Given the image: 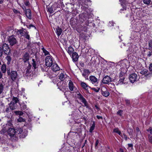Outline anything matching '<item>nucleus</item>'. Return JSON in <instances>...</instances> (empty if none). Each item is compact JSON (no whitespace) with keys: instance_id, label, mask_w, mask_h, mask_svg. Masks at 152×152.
I'll use <instances>...</instances> for the list:
<instances>
[{"instance_id":"nucleus-47","label":"nucleus","mask_w":152,"mask_h":152,"mask_svg":"<svg viewBox=\"0 0 152 152\" xmlns=\"http://www.w3.org/2000/svg\"><path fill=\"white\" fill-rule=\"evenodd\" d=\"M23 29V32H22V34H23V35H21V36H24L25 35V34L27 33L28 32L25 29Z\"/></svg>"},{"instance_id":"nucleus-26","label":"nucleus","mask_w":152,"mask_h":152,"mask_svg":"<svg viewBox=\"0 0 152 152\" xmlns=\"http://www.w3.org/2000/svg\"><path fill=\"white\" fill-rule=\"evenodd\" d=\"M77 98L80 100L82 102L86 99L85 98L83 97V96L80 93L77 94Z\"/></svg>"},{"instance_id":"nucleus-28","label":"nucleus","mask_w":152,"mask_h":152,"mask_svg":"<svg viewBox=\"0 0 152 152\" xmlns=\"http://www.w3.org/2000/svg\"><path fill=\"white\" fill-rule=\"evenodd\" d=\"M95 126V122L94 121L93 122V123L92 126L90 127L89 129V132L92 133L94 129Z\"/></svg>"},{"instance_id":"nucleus-31","label":"nucleus","mask_w":152,"mask_h":152,"mask_svg":"<svg viewBox=\"0 0 152 152\" xmlns=\"http://www.w3.org/2000/svg\"><path fill=\"white\" fill-rule=\"evenodd\" d=\"M4 85L2 83L0 84V94H3V91L4 89Z\"/></svg>"},{"instance_id":"nucleus-35","label":"nucleus","mask_w":152,"mask_h":152,"mask_svg":"<svg viewBox=\"0 0 152 152\" xmlns=\"http://www.w3.org/2000/svg\"><path fill=\"white\" fill-rule=\"evenodd\" d=\"M136 137H138V136L141 134V132L139 128L138 127L136 128Z\"/></svg>"},{"instance_id":"nucleus-44","label":"nucleus","mask_w":152,"mask_h":152,"mask_svg":"<svg viewBox=\"0 0 152 152\" xmlns=\"http://www.w3.org/2000/svg\"><path fill=\"white\" fill-rule=\"evenodd\" d=\"M143 3L146 4H149L151 2V0H143Z\"/></svg>"},{"instance_id":"nucleus-11","label":"nucleus","mask_w":152,"mask_h":152,"mask_svg":"<svg viewBox=\"0 0 152 152\" xmlns=\"http://www.w3.org/2000/svg\"><path fill=\"white\" fill-rule=\"evenodd\" d=\"M140 73L142 75H145L147 77H151L152 75V73L150 72L148 70L146 69L142 70Z\"/></svg>"},{"instance_id":"nucleus-18","label":"nucleus","mask_w":152,"mask_h":152,"mask_svg":"<svg viewBox=\"0 0 152 152\" xmlns=\"http://www.w3.org/2000/svg\"><path fill=\"white\" fill-rule=\"evenodd\" d=\"M79 58L78 54L76 52H74L72 54V58L73 61H77Z\"/></svg>"},{"instance_id":"nucleus-4","label":"nucleus","mask_w":152,"mask_h":152,"mask_svg":"<svg viewBox=\"0 0 152 152\" xmlns=\"http://www.w3.org/2000/svg\"><path fill=\"white\" fill-rule=\"evenodd\" d=\"M18 99L16 97H13L12 99V101L10 102L9 104L11 110L15 109L17 108V103L19 102Z\"/></svg>"},{"instance_id":"nucleus-21","label":"nucleus","mask_w":152,"mask_h":152,"mask_svg":"<svg viewBox=\"0 0 152 152\" xmlns=\"http://www.w3.org/2000/svg\"><path fill=\"white\" fill-rule=\"evenodd\" d=\"M67 52L69 55H71L73 53L74 51V49L72 47L70 46L67 49Z\"/></svg>"},{"instance_id":"nucleus-34","label":"nucleus","mask_w":152,"mask_h":152,"mask_svg":"<svg viewBox=\"0 0 152 152\" xmlns=\"http://www.w3.org/2000/svg\"><path fill=\"white\" fill-rule=\"evenodd\" d=\"M6 66L5 64H3L1 66V70L2 72L5 73L6 72Z\"/></svg>"},{"instance_id":"nucleus-6","label":"nucleus","mask_w":152,"mask_h":152,"mask_svg":"<svg viewBox=\"0 0 152 152\" xmlns=\"http://www.w3.org/2000/svg\"><path fill=\"white\" fill-rule=\"evenodd\" d=\"M129 79L132 83H134L138 80V77L136 74L133 73L129 75Z\"/></svg>"},{"instance_id":"nucleus-27","label":"nucleus","mask_w":152,"mask_h":152,"mask_svg":"<svg viewBox=\"0 0 152 152\" xmlns=\"http://www.w3.org/2000/svg\"><path fill=\"white\" fill-rule=\"evenodd\" d=\"M113 132H114L117 133L121 137H123L122 133L118 128H116L114 129L113 130Z\"/></svg>"},{"instance_id":"nucleus-25","label":"nucleus","mask_w":152,"mask_h":152,"mask_svg":"<svg viewBox=\"0 0 152 152\" xmlns=\"http://www.w3.org/2000/svg\"><path fill=\"white\" fill-rule=\"evenodd\" d=\"M47 75L50 78L55 77L56 76V74H53L52 72L50 71L48 72L47 73Z\"/></svg>"},{"instance_id":"nucleus-50","label":"nucleus","mask_w":152,"mask_h":152,"mask_svg":"<svg viewBox=\"0 0 152 152\" xmlns=\"http://www.w3.org/2000/svg\"><path fill=\"white\" fill-rule=\"evenodd\" d=\"M123 112V111L122 110H119L117 112V114L119 115L120 116H122V114Z\"/></svg>"},{"instance_id":"nucleus-15","label":"nucleus","mask_w":152,"mask_h":152,"mask_svg":"<svg viewBox=\"0 0 152 152\" xmlns=\"http://www.w3.org/2000/svg\"><path fill=\"white\" fill-rule=\"evenodd\" d=\"M90 71L88 69H84L82 72V76L85 78H86L90 73Z\"/></svg>"},{"instance_id":"nucleus-48","label":"nucleus","mask_w":152,"mask_h":152,"mask_svg":"<svg viewBox=\"0 0 152 152\" xmlns=\"http://www.w3.org/2000/svg\"><path fill=\"white\" fill-rule=\"evenodd\" d=\"M28 32H27V33L24 36L25 37V38L28 39H30V36L28 34Z\"/></svg>"},{"instance_id":"nucleus-12","label":"nucleus","mask_w":152,"mask_h":152,"mask_svg":"<svg viewBox=\"0 0 152 152\" xmlns=\"http://www.w3.org/2000/svg\"><path fill=\"white\" fill-rule=\"evenodd\" d=\"M102 94L104 96L107 97L110 95V93L105 87H103L101 90Z\"/></svg>"},{"instance_id":"nucleus-40","label":"nucleus","mask_w":152,"mask_h":152,"mask_svg":"<svg viewBox=\"0 0 152 152\" xmlns=\"http://www.w3.org/2000/svg\"><path fill=\"white\" fill-rule=\"evenodd\" d=\"M6 59L7 61V64H10L11 60V58L10 56H7L6 57Z\"/></svg>"},{"instance_id":"nucleus-53","label":"nucleus","mask_w":152,"mask_h":152,"mask_svg":"<svg viewBox=\"0 0 152 152\" xmlns=\"http://www.w3.org/2000/svg\"><path fill=\"white\" fill-rule=\"evenodd\" d=\"M151 56H152V50L148 51L147 54V56L150 57Z\"/></svg>"},{"instance_id":"nucleus-37","label":"nucleus","mask_w":152,"mask_h":152,"mask_svg":"<svg viewBox=\"0 0 152 152\" xmlns=\"http://www.w3.org/2000/svg\"><path fill=\"white\" fill-rule=\"evenodd\" d=\"M124 77H120V79L118 81V83L120 84H123V81L124 80Z\"/></svg>"},{"instance_id":"nucleus-63","label":"nucleus","mask_w":152,"mask_h":152,"mask_svg":"<svg viewBox=\"0 0 152 152\" xmlns=\"http://www.w3.org/2000/svg\"><path fill=\"white\" fill-rule=\"evenodd\" d=\"M92 89L93 90H94V91H95L96 92H99V90H97V89L96 88H92Z\"/></svg>"},{"instance_id":"nucleus-20","label":"nucleus","mask_w":152,"mask_h":152,"mask_svg":"<svg viewBox=\"0 0 152 152\" xmlns=\"http://www.w3.org/2000/svg\"><path fill=\"white\" fill-rule=\"evenodd\" d=\"M129 62L127 60H124L122 62V64H123L124 66H123L124 68H126L127 69V68H128L129 66Z\"/></svg>"},{"instance_id":"nucleus-10","label":"nucleus","mask_w":152,"mask_h":152,"mask_svg":"<svg viewBox=\"0 0 152 152\" xmlns=\"http://www.w3.org/2000/svg\"><path fill=\"white\" fill-rule=\"evenodd\" d=\"M112 81L111 78L108 75H106L103 77L102 82L104 84H108Z\"/></svg>"},{"instance_id":"nucleus-14","label":"nucleus","mask_w":152,"mask_h":152,"mask_svg":"<svg viewBox=\"0 0 152 152\" xmlns=\"http://www.w3.org/2000/svg\"><path fill=\"white\" fill-rule=\"evenodd\" d=\"M11 125V123H8L7 124L4 125L3 126L2 129L1 130L2 132L3 133L6 132L7 130H8L9 128L8 126H10Z\"/></svg>"},{"instance_id":"nucleus-19","label":"nucleus","mask_w":152,"mask_h":152,"mask_svg":"<svg viewBox=\"0 0 152 152\" xmlns=\"http://www.w3.org/2000/svg\"><path fill=\"white\" fill-rule=\"evenodd\" d=\"M26 15L29 19H31V12L29 9L26 10Z\"/></svg>"},{"instance_id":"nucleus-57","label":"nucleus","mask_w":152,"mask_h":152,"mask_svg":"<svg viewBox=\"0 0 152 152\" xmlns=\"http://www.w3.org/2000/svg\"><path fill=\"white\" fill-rule=\"evenodd\" d=\"M99 142V140H96L95 145V148L96 149L98 147L97 145H98Z\"/></svg>"},{"instance_id":"nucleus-56","label":"nucleus","mask_w":152,"mask_h":152,"mask_svg":"<svg viewBox=\"0 0 152 152\" xmlns=\"http://www.w3.org/2000/svg\"><path fill=\"white\" fill-rule=\"evenodd\" d=\"M122 137H122L123 138H124L126 140H127V139H128V137H127V136L126 135V134H123V136L122 135Z\"/></svg>"},{"instance_id":"nucleus-30","label":"nucleus","mask_w":152,"mask_h":152,"mask_svg":"<svg viewBox=\"0 0 152 152\" xmlns=\"http://www.w3.org/2000/svg\"><path fill=\"white\" fill-rule=\"evenodd\" d=\"M66 76L65 74L64 75V73H61L59 76V79L61 80H63L66 77Z\"/></svg>"},{"instance_id":"nucleus-46","label":"nucleus","mask_w":152,"mask_h":152,"mask_svg":"<svg viewBox=\"0 0 152 152\" xmlns=\"http://www.w3.org/2000/svg\"><path fill=\"white\" fill-rule=\"evenodd\" d=\"M25 121V120L21 117H20L18 119V121L19 122H24Z\"/></svg>"},{"instance_id":"nucleus-58","label":"nucleus","mask_w":152,"mask_h":152,"mask_svg":"<svg viewBox=\"0 0 152 152\" xmlns=\"http://www.w3.org/2000/svg\"><path fill=\"white\" fill-rule=\"evenodd\" d=\"M24 4L26 6H28L29 5V3L28 1H26L24 2Z\"/></svg>"},{"instance_id":"nucleus-45","label":"nucleus","mask_w":152,"mask_h":152,"mask_svg":"<svg viewBox=\"0 0 152 152\" xmlns=\"http://www.w3.org/2000/svg\"><path fill=\"white\" fill-rule=\"evenodd\" d=\"M128 131L129 135H132L133 133V130L132 129H129Z\"/></svg>"},{"instance_id":"nucleus-39","label":"nucleus","mask_w":152,"mask_h":152,"mask_svg":"<svg viewBox=\"0 0 152 152\" xmlns=\"http://www.w3.org/2000/svg\"><path fill=\"white\" fill-rule=\"evenodd\" d=\"M22 32H23V28H22L21 29H19V30H17L16 31V32L17 34L18 35H20V36L21 35H23V34H22Z\"/></svg>"},{"instance_id":"nucleus-55","label":"nucleus","mask_w":152,"mask_h":152,"mask_svg":"<svg viewBox=\"0 0 152 152\" xmlns=\"http://www.w3.org/2000/svg\"><path fill=\"white\" fill-rule=\"evenodd\" d=\"M149 46L152 48V40H150L149 42Z\"/></svg>"},{"instance_id":"nucleus-54","label":"nucleus","mask_w":152,"mask_h":152,"mask_svg":"<svg viewBox=\"0 0 152 152\" xmlns=\"http://www.w3.org/2000/svg\"><path fill=\"white\" fill-rule=\"evenodd\" d=\"M147 130L148 132H149L151 134H152V128L151 127L149 128Z\"/></svg>"},{"instance_id":"nucleus-8","label":"nucleus","mask_w":152,"mask_h":152,"mask_svg":"<svg viewBox=\"0 0 152 152\" xmlns=\"http://www.w3.org/2000/svg\"><path fill=\"white\" fill-rule=\"evenodd\" d=\"M8 41L11 46H13L17 42L16 38L13 36L9 37L8 38Z\"/></svg>"},{"instance_id":"nucleus-9","label":"nucleus","mask_w":152,"mask_h":152,"mask_svg":"<svg viewBox=\"0 0 152 152\" xmlns=\"http://www.w3.org/2000/svg\"><path fill=\"white\" fill-rule=\"evenodd\" d=\"M3 52L6 54H8L10 52V49L7 44L4 43L3 45L1 47Z\"/></svg>"},{"instance_id":"nucleus-52","label":"nucleus","mask_w":152,"mask_h":152,"mask_svg":"<svg viewBox=\"0 0 152 152\" xmlns=\"http://www.w3.org/2000/svg\"><path fill=\"white\" fill-rule=\"evenodd\" d=\"M125 73L124 72H123L122 71H121L120 72V73L119 74V77H124Z\"/></svg>"},{"instance_id":"nucleus-16","label":"nucleus","mask_w":152,"mask_h":152,"mask_svg":"<svg viewBox=\"0 0 152 152\" xmlns=\"http://www.w3.org/2000/svg\"><path fill=\"white\" fill-rule=\"evenodd\" d=\"M89 79L93 84H95V85H96V83L98 79L95 76H91L89 77Z\"/></svg>"},{"instance_id":"nucleus-60","label":"nucleus","mask_w":152,"mask_h":152,"mask_svg":"<svg viewBox=\"0 0 152 152\" xmlns=\"http://www.w3.org/2000/svg\"><path fill=\"white\" fill-rule=\"evenodd\" d=\"M13 11L15 13L18 14V13H20V12L18 11L15 9H13Z\"/></svg>"},{"instance_id":"nucleus-41","label":"nucleus","mask_w":152,"mask_h":152,"mask_svg":"<svg viewBox=\"0 0 152 152\" xmlns=\"http://www.w3.org/2000/svg\"><path fill=\"white\" fill-rule=\"evenodd\" d=\"M15 113L16 115H22L23 114V112L20 111H15Z\"/></svg>"},{"instance_id":"nucleus-22","label":"nucleus","mask_w":152,"mask_h":152,"mask_svg":"<svg viewBox=\"0 0 152 152\" xmlns=\"http://www.w3.org/2000/svg\"><path fill=\"white\" fill-rule=\"evenodd\" d=\"M69 87L71 91H73L74 89L75 88V87L74 86L73 83L70 80L69 81Z\"/></svg>"},{"instance_id":"nucleus-64","label":"nucleus","mask_w":152,"mask_h":152,"mask_svg":"<svg viewBox=\"0 0 152 152\" xmlns=\"http://www.w3.org/2000/svg\"><path fill=\"white\" fill-rule=\"evenodd\" d=\"M96 117L99 119H103V117H102V116H99V115H97L96 116Z\"/></svg>"},{"instance_id":"nucleus-42","label":"nucleus","mask_w":152,"mask_h":152,"mask_svg":"<svg viewBox=\"0 0 152 152\" xmlns=\"http://www.w3.org/2000/svg\"><path fill=\"white\" fill-rule=\"evenodd\" d=\"M82 102L84 104L85 106H86L87 108H89L88 104L87 102L86 101V99H85Z\"/></svg>"},{"instance_id":"nucleus-23","label":"nucleus","mask_w":152,"mask_h":152,"mask_svg":"<svg viewBox=\"0 0 152 152\" xmlns=\"http://www.w3.org/2000/svg\"><path fill=\"white\" fill-rule=\"evenodd\" d=\"M80 84L82 87L84 89L86 90H88L89 86L85 82H81Z\"/></svg>"},{"instance_id":"nucleus-5","label":"nucleus","mask_w":152,"mask_h":152,"mask_svg":"<svg viewBox=\"0 0 152 152\" xmlns=\"http://www.w3.org/2000/svg\"><path fill=\"white\" fill-rule=\"evenodd\" d=\"M45 64L48 67H50L53 63L52 57L48 56L45 58Z\"/></svg>"},{"instance_id":"nucleus-61","label":"nucleus","mask_w":152,"mask_h":152,"mask_svg":"<svg viewBox=\"0 0 152 152\" xmlns=\"http://www.w3.org/2000/svg\"><path fill=\"white\" fill-rule=\"evenodd\" d=\"M148 140L149 142L152 144V137H149Z\"/></svg>"},{"instance_id":"nucleus-43","label":"nucleus","mask_w":152,"mask_h":152,"mask_svg":"<svg viewBox=\"0 0 152 152\" xmlns=\"http://www.w3.org/2000/svg\"><path fill=\"white\" fill-rule=\"evenodd\" d=\"M32 64L33 65V66L34 68V69L36 68V61L35 60V59H32Z\"/></svg>"},{"instance_id":"nucleus-33","label":"nucleus","mask_w":152,"mask_h":152,"mask_svg":"<svg viewBox=\"0 0 152 152\" xmlns=\"http://www.w3.org/2000/svg\"><path fill=\"white\" fill-rule=\"evenodd\" d=\"M42 50L43 53H44V55L45 56L49 55V56H50V53L47 50L44 48H42Z\"/></svg>"},{"instance_id":"nucleus-17","label":"nucleus","mask_w":152,"mask_h":152,"mask_svg":"<svg viewBox=\"0 0 152 152\" xmlns=\"http://www.w3.org/2000/svg\"><path fill=\"white\" fill-rule=\"evenodd\" d=\"M29 55L27 53H25L23 55L22 59L24 62L27 61L29 59Z\"/></svg>"},{"instance_id":"nucleus-51","label":"nucleus","mask_w":152,"mask_h":152,"mask_svg":"<svg viewBox=\"0 0 152 152\" xmlns=\"http://www.w3.org/2000/svg\"><path fill=\"white\" fill-rule=\"evenodd\" d=\"M3 52L2 48L1 47H0V57H1L3 54Z\"/></svg>"},{"instance_id":"nucleus-1","label":"nucleus","mask_w":152,"mask_h":152,"mask_svg":"<svg viewBox=\"0 0 152 152\" xmlns=\"http://www.w3.org/2000/svg\"><path fill=\"white\" fill-rule=\"evenodd\" d=\"M15 136L14 140H17L18 137L20 138H24L27 135V132L26 131H23L22 129L20 128H18L15 129Z\"/></svg>"},{"instance_id":"nucleus-29","label":"nucleus","mask_w":152,"mask_h":152,"mask_svg":"<svg viewBox=\"0 0 152 152\" xmlns=\"http://www.w3.org/2000/svg\"><path fill=\"white\" fill-rule=\"evenodd\" d=\"M47 10L48 12H49L50 13H52L53 12V8L52 7H47Z\"/></svg>"},{"instance_id":"nucleus-36","label":"nucleus","mask_w":152,"mask_h":152,"mask_svg":"<svg viewBox=\"0 0 152 152\" xmlns=\"http://www.w3.org/2000/svg\"><path fill=\"white\" fill-rule=\"evenodd\" d=\"M20 108L21 110H24L26 109L27 108L26 105L24 104H21L20 105Z\"/></svg>"},{"instance_id":"nucleus-24","label":"nucleus","mask_w":152,"mask_h":152,"mask_svg":"<svg viewBox=\"0 0 152 152\" xmlns=\"http://www.w3.org/2000/svg\"><path fill=\"white\" fill-rule=\"evenodd\" d=\"M56 33L58 36H59L61 34L62 32V30L61 28H60L58 26L56 29Z\"/></svg>"},{"instance_id":"nucleus-38","label":"nucleus","mask_w":152,"mask_h":152,"mask_svg":"<svg viewBox=\"0 0 152 152\" xmlns=\"http://www.w3.org/2000/svg\"><path fill=\"white\" fill-rule=\"evenodd\" d=\"M1 36L4 39L6 38V36L7 35V32H6V31H1Z\"/></svg>"},{"instance_id":"nucleus-59","label":"nucleus","mask_w":152,"mask_h":152,"mask_svg":"<svg viewBox=\"0 0 152 152\" xmlns=\"http://www.w3.org/2000/svg\"><path fill=\"white\" fill-rule=\"evenodd\" d=\"M149 70L151 71H152V63L151 64L149 67Z\"/></svg>"},{"instance_id":"nucleus-32","label":"nucleus","mask_w":152,"mask_h":152,"mask_svg":"<svg viewBox=\"0 0 152 152\" xmlns=\"http://www.w3.org/2000/svg\"><path fill=\"white\" fill-rule=\"evenodd\" d=\"M137 48L136 47H134V48H132V50L130 51V52L128 53L129 54H130L132 53H135L137 52Z\"/></svg>"},{"instance_id":"nucleus-2","label":"nucleus","mask_w":152,"mask_h":152,"mask_svg":"<svg viewBox=\"0 0 152 152\" xmlns=\"http://www.w3.org/2000/svg\"><path fill=\"white\" fill-rule=\"evenodd\" d=\"M129 4L124 3L123 2L121 3V5L123 7V9H121L120 10V12L121 13H124L126 14V16L128 17L131 15V10L129 8V6L128 4Z\"/></svg>"},{"instance_id":"nucleus-13","label":"nucleus","mask_w":152,"mask_h":152,"mask_svg":"<svg viewBox=\"0 0 152 152\" xmlns=\"http://www.w3.org/2000/svg\"><path fill=\"white\" fill-rule=\"evenodd\" d=\"M52 70L53 72H56L60 69L59 67L57 64L54 62L51 66Z\"/></svg>"},{"instance_id":"nucleus-62","label":"nucleus","mask_w":152,"mask_h":152,"mask_svg":"<svg viewBox=\"0 0 152 152\" xmlns=\"http://www.w3.org/2000/svg\"><path fill=\"white\" fill-rule=\"evenodd\" d=\"M132 47H129V49L128 50H127V53L128 54H129L128 53H129V52H130V51H132Z\"/></svg>"},{"instance_id":"nucleus-7","label":"nucleus","mask_w":152,"mask_h":152,"mask_svg":"<svg viewBox=\"0 0 152 152\" xmlns=\"http://www.w3.org/2000/svg\"><path fill=\"white\" fill-rule=\"evenodd\" d=\"M7 132L11 139L14 140L15 136V129L9 128L7 130Z\"/></svg>"},{"instance_id":"nucleus-3","label":"nucleus","mask_w":152,"mask_h":152,"mask_svg":"<svg viewBox=\"0 0 152 152\" xmlns=\"http://www.w3.org/2000/svg\"><path fill=\"white\" fill-rule=\"evenodd\" d=\"M7 73L12 80L14 81L17 78L18 74L17 71L13 70L10 72V69H7Z\"/></svg>"},{"instance_id":"nucleus-49","label":"nucleus","mask_w":152,"mask_h":152,"mask_svg":"<svg viewBox=\"0 0 152 152\" xmlns=\"http://www.w3.org/2000/svg\"><path fill=\"white\" fill-rule=\"evenodd\" d=\"M125 101L126 102V104L127 105H129L130 104V100L128 99H125Z\"/></svg>"}]
</instances>
